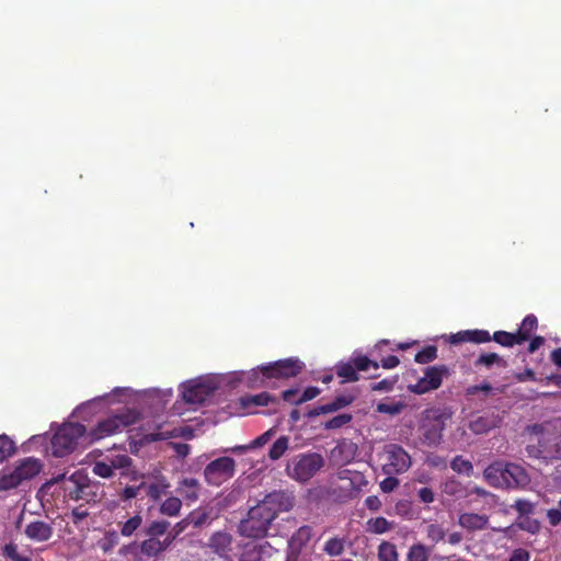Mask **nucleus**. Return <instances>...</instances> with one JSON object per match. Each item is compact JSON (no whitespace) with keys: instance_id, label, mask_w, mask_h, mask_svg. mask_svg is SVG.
I'll list each match as a JSON object with an SVG mask.
<instances>
[{"instance_id":"f257e3e1","label":"nucleus","mask_w":561,"mask_h":561,"mask_svg":"<svg viewBox=\"0 0 561 561\" xmlns=\"http://www.w3.org/2000/svg\"><path fill=\"white\" fill-rule=\"evenodd\" d=\"M241 375H208L187 380L180 386L182 399L192 405L210 402L217 394L231 391L241 383Z\"/></svg>"},{"instance_id":"f03ea898","label":"nucleus","mask_w":561,"mask_h":561,"mask_svg":"<svg viewBox=\"0 0 561 561\" xmlns=\"http://www.w3.org/2000/svg\"><path fill=\"white\" fill-rule=\"evenodd\" d=\"M274 519V511L264 508V505L257 504L248 510V561H261L264 554L270 553L272 547L262 539Z\"/></svg>"},{"instance_id":"7ed1b4c3","label":"nucleus","mask_w":561,"mask_h":561,"mask_svg":"<svg viewBox=\"0 0 561 561\" xmlns=\"http://www.w3.org/2000/svg\"><path fill=\"white\" fill-rule=\"evenodd\" d=\"M483 476L491 486L502 489H524L530 482L527 471L522 466L511 462L491 463L485 468Z\"/></svg>"},{"instance_id":"20e7f679","label":"nucleus","mask_w":561,"mask_h":561,"mask_svg":"<svg viewBox=\"0 0 561 561\" xmlns=\"http://www.w3.org/2000/svg\"><path fill=\"white\" fill-rule=\"evenodd\" d=\"M304 368L305 364L298 358L279 359L248 371V383L253 385L259 374L262 375L263 380L295 378Z\"/></svg>"},{"instance_id":"39448f33","label":"nucleus","mask_w":561,"mask_h":561,"mask_svg":"<svg viewBox=\"0 0 561 561\" xmlns=\"http://www.w3.org/2000/svg\"><path fill=\"white\" fill-rule=\"evenodd\" d=\"M43 469V463L34 457H26L16 462L12 471L0 473V491H9L18 488L25 481H30Z\"/></svg>"},{"instance_id":"423d86ee","label":"nucleus","mask_w":561,"mask_h":561,"mask_svg":"<svg viewBox=\"0 0 561 561\" xmlns=\"http://www.w3.org/2000/svg\"><path fill=\"white\" fill-rule=\"evenodd\" d=\"M490 341H494L504 347H513L515 345H522L515 332L496 331L493 335L488 330L474 329L459 331L456 334H451L449 342L451 344H458L463 342H470L474 344H482Z\"/></svg>"},{"instance_id":"0eeeda50","label":"nucleus","mask_w":561,"mask_h":561,"mask_svg":"<svg viewBox=\"0 0 561 561\" xmlns=\"http://www.w3.org/2000/svg\"><path fill=\"white\" fill-rule=\"evenodd\" d=\"M325 465V460L318 453H302L296 455L287 465L286 471L288 477L298 482H308L313 478Z\"/></svg>"},{"instance_id":"6e6552de","label":"nucleus","mask_w":561,"mask_h":561,"mask_svg":"<svg viewBox=\"0 0 561 561\" xmlns=\"http://www.w3.org/2000/svg\"><path fill=\"white\" fill-rule=\"evenodd\" d=\"M139 416L140 415L136 410L126 409L105 420L99 421L95 427L91 430L90 437L92 440H100L112 436L122 432L125 427L137 423Z\"/></svg>"},{"instance_id":"1a4fd4ad","label":"nucleus","mask_w":561,"mask_h":561,"mask_svg":"<svg viewBox=\"0 0 561 561\" xmlns=\"http://www.w3.org/2000/svg\"><path fill=\"white\" fill-rule=\"evenodd\" d=\"M314 530L309 525L299 527L288 539L286 549V561H311L314 552L311 540Z\"/></svg>"},{"instance_id":"9d476101","label":"nucleus","mask_w":561,"mask_h":561,"mask_svg":"<svg viewBox=\"0 0 561 561\" xmlns=\"http://www.w3.org/2000/svg\"><path fill=\"white\" fill-rule=\"evenodd\" d=\"M447 419L448 416L438 409L424 411L420 425L423 444L428 447L440 444Z\"/></svg>"},{"instance_id":"9b49d317","label":"nucleus","mask_w":561,"mask_h":561,"mask_svg":"<svg viewBox=\"0 0 561 561\" xmlns=\"http://www.w3.org/2000/svg\"><path fill=\"white\" fill-rule=\"evenodd\" d=\"M84 433L85 426L79 423H67L60 426L51 439L53 455L56 457L69 455Z\"/></svg>"},{"instance_id":"f8f14e48","label":"nucleus","mask_w":561,"mask_h":561,"mask_svg":"<svg viewBox=\"0 0 561 561\" xmlns=\"http://www.w3.org/2000/svg\"><path fill=\"white\" fill-rule=\"evenodd\" d=\"M382 472L387 476H397L407 472L412 466L409 453L398 444H389L381 455Z\"/></svg>"},{"instance_id":"ddd939ff","label":"nucleus","mask_w":561,"mask_h":561,"mask_svg":"<svg viewBox=\"0 0 561 561\" xmlns=\"http://www.w3.org/2000/svg\"><path fill=\"white\" fill-rule=\"evenodd\" d=\"M72 486H66L65 490L70 500L84 501L85 503H96L101 496L99 494V485L89 480L81 472H75L68 480Z\"/></svg>"},{"instance_id":"4468645a","label":"nucleus","mask_w":561,"mask_h":561,"mask_svg":"<svg viewBox=\"0 0 561 561\" xmlns=\"http://www.w3.org/2000/svg\"><path fill=\"white\" fill-rule=\"evenodd\" d=\"M236 471V462L231 457H219L210 461L204 469L208 484L219 486L231 479Z\"/></svg>"},{"instance_id":"2eb2a0df","label":"nucleus","mask_w":561,"mask_h":561,"mask_svg":"<svg viewBox=\"0 0 561 561\" xmlns=\"http://www.w3.org/2000/svg\"><path fill=\"white\" fill-rule=\"evenodd\" d=\"M450 371L446 365H436L425 368L424 376L415 383L409 385V391L423 394L440 387L443 378L449 376Z\"/></svg>"},{"instance_id":"dca6fc26","label":"nucleus","mask_w":561,"mask_h":561,"mask_svg":"<svg viewBox=\"0 0 561 561\" xmlns=\"http://www.w3.org/2000/svg\"><path fill=\"white\" fill-rule=\"evenodd\" d=\"M538 454L545 459H561V433L543 431L538 438Z\"/></svg>"},{"instance_id":"f3484780","label":"nucleus","mask_w":561,"mask_h":561,"mask_svg":"<svg viewBox=\"0 0 561 561\" xmlns=\"http://www.w3.org/2000/svg\"><path fill=\"white\" fill-rule=\"evenodd\" d=\"M294 496L285 491H274L267 494L259 505L274 511L275 518L280 512H288L294 507Z\"/></svg>"},{"instance_id":"a211bd4d","label":"nucleus","mask_w":561,"mask_h":561,"mask_svg":"<svg viewBox=\"0 0 561 561\" xmlns=\"http://www.w3.org/2000/svg\"><path fill=\"white\" fill-rule=\"evenodd\" d=\"M25 536L35 542H44L53 537L54 528L44 520H34L25 526Z\"/></svg>"},{"instance_id":"6ab92c4d","label":"nucleus","mask_w":561,"mask_h":561,"mask_svg":"<svg viewBox=\"0 0 561 561\" xmlns=\"http://www.w3.org/2000/svg\"><path fill=\"white\" fill-rule=\"evenodd\" d=\"M458 524L468 531L483 530L488 528L489 516L477 513H462L458 517Z\"/></svg>"},{"instance_id":"aec40b11","label":"nucleus","mask_w":561,"mask_h":561,"mask_svg":"<svg viewBox=\"0 0 561 561\" xmlns=\"http://www.w3.org/2000/svg\"><path fill=\"white\" fill-rule=\"evenodd\" d=\"M354 401L353 396H337L333 401L319 405L307 413L308 417H316L321 414L332 413L350 405Z\"/></svg>"},{"instance_id":"412c9836","label":"nucleus","mask_w":561,"mask_h":561,"mask_svg":"<svg viewBox=\"0 0 561 561\" xmlns=\"http://www.w3.org/2000/svg\"><path fill=\"white\" fill-rule=\"evenodd\" d=\"M500 423V417L494 413H485L472 420L469 428L474 434H485L495 428Z\"/></svg>"},{"instance_id":"4be33fe9","label":"nucleus","mask_w":561,"mask_h":561,"mask_svg":"<svg viewBox=\"0 0 561 561\" xmlns=\"http://www.w3.org/2000/svg\"><path fill=\"white\" fill-rule=\"evenodd\" d=\"M232 537L226 531H216L211 535L208 541V547L214 553L222 557L230 551Z\"/></svg>"},{"instance_id":"5701e85b","label":"nucleus","mask_w":561,"mask_h":561,"mask_svg":"<svg viewBox=\"0 0 561 561\" xmlns=\"http://www.w3.org/2000/svg\"><path fill=\"white\" fill-rule=\"evenodd\" d=\"M279 404L280 400L268 392H261L255 396H248V409H250L251 405L268 407V413H276L278 411ZM252 412L248 410V414Z\"/></svg>"},{"instance_id":"b1692460","label":"nucleus","mask_w":561,"mask_h":561,"mask_svg":"<svg viewBox=\"0 0 561 561\" xmlns=\"http://www.w3.org/2000/svg\"><path fill=\"white\" fill-rule=\"evenodd\" d=\"M357 445L351 440L340 442L332 450V456L341 463H350L356 456Z\"/></svg>"},{"instance_id":"393cba45","label":"nucleus","mask_w":561,"mask_h":561,"mask_svg":"<svg viewBox=\"0 0 561 561\" xmlns=\"http://www.w3.org/2000/svg\"><path fill=\"white\" fill-rule=\"evenodd\" d=\"M201 484L195 478H184L176 489L178 493L187 502H196L199 496Z\"/></svg>"},{"instance_id":"a878e982","label":"nucleus","mask_w":561,"mask_h":561,"mask_svg":"<svg viewBox=\"0 0 561 561\" xmlns=\"http://www.w3.org/2000/svg\"><path fill=\"white\" fill-rule=\"evenodd\" d=\"M139 549L141 554L147 558H157L165 551L161 539L152 537H147L142 540Z\"/></svg>"},{"instance_id":"bb28decb","label":"nucleus","mask_w":561,"mask_h":561,"mask_svg":"<svg viewBox=\"0 0 561 561\" xmlns=\"http://www.w3.org/2000/svg\"><path fill=\"white\" fill-rule=\"evenodd\" d=\"M537 327H538V320L535 314H533V313L527 314L523 319L518 330L515 332L520 344L530 340L531 333L537 329Z\"/></svg>"},{"instance_id":"cd10ccee","label":"nucleus","mask_w":561,"mask_h":561,"mask_svg":"<svg viewBox=\"0 0 561 561\" xmlns=\"http://www.w3.org/2000/svg\"><path fill=\"white\" fill-rule=\"evenodd\" d=\"M337 477L340 480H348L350 488L357 492L368 484L365 476L359 471L344 469L339 471Z\"/></svg>"},{"instance_id":"c85d7f7f","label":"nucleus","mask_w":561,"mask_h":561,"mask_svg":"<svg viewBox=\"0 0 561 561\" xmlns=\"http://www.w3.org/2000/svg\"><path fill=\"white\" fill-rule=\"evenodd\" d=\"M394 527L393 522H389L382 516L369 518L366 522V531L369 534L381 535L390 531Z\"/></svg>"},{"instance_id":"c756f323","label":"nucleus","mask_w":561,"mask_h":561,"mask_svg":"<svg viewBox=\"0 0 561 561\" xmlns=\"http://www.w3.org/2000/svg\"><path fill=\"white\" fill-rule=\"evenodd\" d=\"M335 374L339 378L342 379V382H355L358 381L359 375L356 371L352 360L348 362H340L335 366Z\"/></svg>"},{"instance_id":"7c9ffc66","label":"nucleus","mask_w":561,"mask_h":561,"mask_svg":"<svg viewBox=\"0 0 561 561\" xmlns=\"http://www.w3.org/2000/svg\"><path fill=\"white\" fill-rule=\"evenodd\" d=\"M144 523L142 515L140 513L129 517L126 522H119L118 527L121 535L124 537H131L140 529Z\"/></svg>"},{"instance_id":"2f4dec72","label":"nucleus","mask_w":561,"mask_h":561,"mask_svg":"<svg viewBox=\"0 0 561 561\" xmlns=\"http://www.w3.org/2000/svg\"><path fill=\"white\" fill-rule=\"evenodd\" d=\"M474 367L491 368L496 365L497 367H506V360L496 353H483L473 363Z\"/></svg>"},{"instance_id":"473e14b6","label":"nucleus","mask_w":561,"mask_h":561,"mask_svg":"<svg viewBox=\"0 0 561 561\" xmlns=\"http://www.w3.org/2000/svg\"><path fill=\"white\" fill-rule=\"evenodd\" d=\"M170 523L165 519L152 520L144 529L147 537L159 538L167 534Z\"/></svg>"},{"instance_id":"72a5a7b5","label":"nucleus","mask_w":561,"mask_h":561,"mask_svg":"<svg viewBox=\"0 0 561 561\" xmlns=\"http://www.w3.org/2000/svg\"><path fill=\"white\" fill-rule=\"evenodd\" d=\"M182 508V501L179 497L170 496L165 499L160 505V513L169 517H175L180 514Z\"/></svg>"},{"instance_id":"f704fd0d","label":"nucleus","mask_w":561,"mask_h":561,"mask_svg":"<svg viewBox=\"0 0 561 561\" xmlns=\"http://www.w3.org/2000/svg\"><path fill=\"white\" fill-rule=\"evenodd\" d=\"M15 442L7 434L0 435V462L7 461L16 453Z\"/></svg>"},{"instance_id":"c9c22d12","label":"nucleus","mask_w":561,"mask_h":561,"mask_svg":"<svg viewBox=\"0 0 561 561\" xmlns=\"http://www.w3.org/2000/svg\"><path fill=\"white\" fill-rule=\"evenodd\" d=\"M289 448V438L285 435L278 437L268 449L271 460H278Z\"/></svg>"},{"instance_id":"e433bc0d","label":"nucleus","mask_w":561,"mask_h":561,"mask_svg":"<svg viewBox=\"0 0 561 561\" xmlns=\"http://www.w3.org/2000/svg\"><path fill=\"white\" fill-rule=\"evenodd\" d=\"M168 488H169V483L165 481L153 482V483L146 482L144 492L151 501L157 502L162 497L163 494H165Z\"/></svg>"},{"instance_id":"4c0bfd02","label":"nucleus","mask_w":561,"mask_h":561,"mask_svg":"<svg viewBox=\"0 0 561 561\" xmlns=\"http://www.w3.org/2000/svg\"><path fill=\"white\" fill-rule=\"evenodd\" d=\"M119 543V535L115 530H108L104 537L98 541V547L104 552L110 553Z\"/></svg>"},{"instance_id":"58836bf2","label":"nucleus","mask_w":561,"mask_h":561,"mask_svg":"<svg viewBox=\"0 0 561 561\" xmlns=\"http://www.w3.org/2000/svg\"><path fill=\"white\" fill-rule=\"evenodd\" d=\"M187 517L195 528H199L211 520V510L198 508L191 512Z\"/></svg>"},{"instance_id":"ea45409f","label":"nucleus","mask_w":561,"mask_h":561,"mask_svg":"<svg viewBox=\"0 0 561 561\" xmlns=\"http://www.w3.org/2000/svg\"><path fill=\"white\" fill-rule=\"evenodd\" d=\"M398 551L396 545L389 541H382L378 547L379 561H398Z\"/></svg>"},{"instance_id":"a19ab883","label":"nucleus","mask_w":561,"mask_h":561,"mask_svg":"<svg viewBox=\"0 0 561 561\" xmlns=\"http://www.w3.org/2000/svg\"><path fill=\"white\" fill-rule=\"evenodd\" d=\"M345 541L342 538H330L323 546V551L330 557H339L344 552Z\"/></svg>"},{"instance_id":"79ce46f5","label":"nucleus","mask_w":561,"mask_h":561,"mask_svg":"<svg viewBox=\"0 0 561 561\" xmlns=\"http://www.w3.org/2000/svg\"><path fill=\"white\" fill-rule=\"evenodd\" d=\"M146 486V481H141L139 484L135 485H126L119 493L118 497L123 502H128L133 499H136L141 494Z\"/></svg>"},{"instance_id":"37998d69","label":"nucleus","mask_w":561,"mask_h":561,"mask_svg":"<svg viewBox=\"0 0 561 561\" xmlns=\"http://www.w3.org/2000/svg\"><path fill=\"white\" fill-rule=\"evenodd\" d=\"M450 468L455 472L466 476H470L473 472L471 461L465 459L462 456H456L450 462Z\"/></svg>"},{"instance_id":"c03bdc74","label":"nucleus","mask_w":561,"mask_h":561,"mask_svg":"<svg viewBox=\"0 0 561 561\" xmlns=\"http://www.w3.org/2000/svg\"><path fill=\"white\" fill-rule=\"evenodd\" d=\"M407 561H428V550L422 543L412 545L407 554Z\"/></svg>"},{"instance_id":"a18cd8bd","label":"nucleus","mask_w":561,"mask_h":561,"mask_svg":"<svg viewBox=\"0 0 561 561\" xmlns=\"http://www.w3.org/2000/svg\"><path fill=\"white\" fill-rule=\"evenodd\" d=\"M437 347L435 345H427L417 352L414 356V360L419 364H428L436 359Z\"/></svg>"},{"instance_id":"49530a36","label":"nucleus","mask_w":561,"mask_h":561,"mask_svg":"<svg viewBox=\"0 0 561 561\" xmlns=\"http://www.w3.org/2000/svg\"><path fill=\"white\" fill-rule=\"evenodd\" d=\"M356 371H366L368 370L370 367L375 368V369H378L379 368V363L375 362V360H371L369 359L367 356L365 355H358V356H354L351 358Z\"/></svg>"},{"instance_id":"de8ad7c7","label":"nucleus","mask_w":561,"mask_h":561,"mask_svg":"<svg viewBox=\"0 0 561 561\" xmlns=\"http://www.w3.org/2000/svg\"><path fill=\"white\" fill-rule=\"evenodd\" d=\"M398 379V376L385 378L378 382L371 383L370 390L376 392H390L393 390Z\"/></svg>"},{"instance_id":"09e8293b","label":"nucleus","mask_w":561,"mask_h":561,"mask_svg":"<svg viewBox=\"0 0 561 561\" xmlns=\"http://www.w3.org/2000/svg\"><path fill=\"white\" fill-rule=\"evenodd\" d=\"M352 421V414L348 413H342L336 416H333L329 421L324 423L325 430H336L341 428L344 425L348 424Z\"/></svg>"},{"instance_id":"8fccbe9b","label":"nucleus","mask_w":561,"mask_h":561,"mask_svg":"<svg viewBox=\"0 0 561 561\" xmlns=\"http://www.w3.org/2000/svg\"><path fill=\"white\" fill-rule=\"evenodd\" d=\"M426 536L432 542L437 543L444 540L446 533L439 524L433 523L427 525Z\"/></svg>"},{"instance_id":"3c124183","label":"nucleus","mask_w":561,"mask_h":561,"mask_svg":"<svg viewBox=\"0 0 561 561\" xmlns=\"http://www.w3.org/2000/svg\"><path fill=\"white\" fill-rule=\"evenodd\" d=\"M404 408V404L402 402H392V403H386L380 402L376 407V411L379 413H385L389 415H397L399 414Z\"/></svg>"},{"instance_id":"603ef678","label":"nucleus","mask_w":561,"mask_h":561,"mask_svg":"<svg viewBox=\"0 0 561 561\" xmlns=\"http://www.w3.org/2000/svg\"><path fill=\"white\" fill-rule=\"evenodd\" d=\"M2 553L5 558L10 559L11 561H32L31 558L26 556H21L18 552V547L13 542L7 543L3 549Z\"/></svg>"},{"instance_id":"864d4df0","label":"nucleus","mask_w":561,"mask_h":561,"mask_svg":"<svg viewBox=\"0 0 561 561\" xmlns=\"http://www.w3.org/2000/svg\"><path fill=\"white\" fill-rule=\"evenodd\" d=\"M92 471L95 476L110 479L114 476L113 466L111 463H107L105 461H96L93 465Z\"/></svg>"},{"instance_id":"5fc2aeb1","label":"nucleus","mask_w":561,"mask_h":561,"mask_svg":"<svg viewBox=\"0 0 561 561\" xmlns=\"http://www.w3.org/2000/svg\"><path fill=\"white\" fill-rule=\"evenodd\" d=\"M512 508H514L520 516H528L529 514H533L535 505L528 500L518 499L512 505Z\"/></svg>"},{"instance_id":"6e6d98bb","label":"nucleus","mask_w":561,"mask_h":561,"mask_svg":"<svg viewBox=\"0 0 561 561\" xmlns=\"http://www.w3.org/2000/svg\"><path fill=\"white\" fill-rule=\"evenodd\" d=\"M274 434V430H268L262 435H260L257 438L248 444V453H254L256 448L266 445Z\"/></svg>"},{"instance_id":"4d7b16f0","label":"nucleus","mask_w":561,"mask_h":561,"mask_svg":"<svg viewBox=\"0 0 561 561\" xmlns=\"http://www.w3.org/2000/svg\"><path fill=\"white\" fill-rule=\"evenodd\" d=\"M547 519L552 527H557L561 524V499L558 501L556 507H551L547 511Z\"/></svg>"},{"instance_id":"13d9d810","label":"nucleus","mask_w":561,"mask_h":561,"mask_svg":"<svg viewBox=\"0 0 561 561\" xmlns=\"http://www.w3.org/2000/svg\"><path fill=\"white\" fill-rule=\"evenodd\" d=\"M425 463L435 469H445L447 467L446 458L437 454H428Z\"/></svg>"},{"instance_id":"bf43d9fd","label":"nucleus","mask_w":561,"mask_h":561,"mask_svg":"<svg viewBox=\"0 0 561 561\" xmlns=\"http://www.w3.org/2000/svg\"><path fill=\"white\" fill-rule=\"evenodd\" d=\"M133 459L128 455H116L111 458L110 463L114 469H123L131 466Z\"/></svg>"},{"instance_id":"052dcab7","label":"nucleus","mask_w":561,"mask_h":561,"mask_svg":"<svg viewBox=\"0 0 561 561\" xmlns=\"http://www.w3.org/2000/svg\"><path fill=\"white\" fill-rule=\"evenodd\" d=\"M320 394V389L318 387H308L304 390V392L299 396L297 404H302L307 401H310Z\"/></svg>"},{"instance_id":"680f3d73","label":"nucleus","mask_w":561,"mask_h":561,"mask_svg":"<svg viewBox=\"0 0 561 561\" xmlns=\"http://www.w3.org/2000/svg\"><path fill=\"white\" fill-rule=\"evenodd\" d=\"M399 485V480L394 476H388L383 479L379 486L382 492L390 493Z\"/></svg>"},{"instance_id":"e2e57ef3","label":"nucleus","mask_w":561,"mask_h":561,"mask_svg":"<svg viewBox=\"0 0 561 561\" xmlns=\"http://www.w3.org/2000/svg\"><path fill=\"white\" fill-rule=\"evenodd\" d=\"M89 516V512L82 505L75 507L71 512V520L75 525H79Z\"/></svg>"},{"instance_id":"0e129e2a","label":"nucleus","mask_w":561,"mask_h":561,"mask_svg":"<svg viewBox=\"0 0 561 561\" xmlns=\"http://www.w3.org/2000/svg\"><path fill=\"white\" fill-rule=\"evenodd\" d=\"M299 396H300L299 390L297 388H291V389L284 390L282 392V400L285 402H288L290 404L298 405L297 401H298Z\"/></svg>"},{"instance_id":"69168bd1","label":"nucleus","mask_w":561,"mask_h":561,"mask_svg":"<svg viewBox=\"0 0 561 561\" xmlns=\"http://www.w3.org/2000/svg\"><path fill=\"white\" fill-rule=\"evenodd\" d=\"M417 496H419V500L425 504L433 503L435 500V494H434L433 490L427 486L421 488L417 491Z\"/></svg>"},{"instance_id":"338daca9","label":"nucleus","mask_w":561,"mask_h":561,"mask_svg":"<svg viewBox=\"0 0 561 561\" xmlns=\"http://www.w3.org/2000/svg\"><path fill=\"white\" fill-rule=\"evenodd\" d=\"M530 553L526 549L518 548L513 550L507 561H529Z\"/></svg>"},{"instance_id":"774afa93","label":"nucleus","mask_w":561,"mask_h":561,"mask_svg":"<svg viewBox=\"0 0 561 561\" xmlns=\"http://www.w3.org/2000/svg\"><path fill=\"white\" fill-rule=\"evenodd\" d=\"M461 491V484L456 480H449L444 485V492L449 495H457Z\"/></svg>"}]
</instances>
